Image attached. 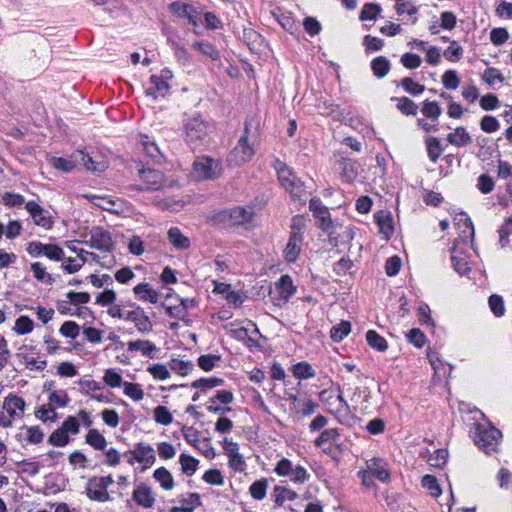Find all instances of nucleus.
<instances>
[{
  "label": "nucleus",
  "instance_id": "obj_1",
  "mask_svg": "<svg viewBox=\"0 0 512 512\" xmlns=\"http://www.w3.org/2000/svg\"><path fill=\"white\" fill-rule=\"evenodd\" d=\"M501 438V432L493 426L486 424L475 426L474 442L487 454L497 451Z\"/></svg>",
  "mask_w": 512,
  "mask_h": 512
},
{
  "label": "nucleus",
  "instance_id": "obj_2",
  "mask_svg": "<svg viewBox=\"0 0 512 512\" xmlns=\"http://www.w3.org/2000/svg\"><path fill=\"white\" fill-rule=\"evenodd\" d=\"M186 142L191 146L203 144L209 136V125L199 115H191L184 122Z\"/></svg>",
  "mask_w": 512,
  "mask_h": 512
},
{
  "label": "nucleus",
  "instance_id": "obj_3",
  "mask_svg": "<svg viewBox=\"0 0 512 512\" xmlns=\"http://www.w3.org/2000/svg\"><path fill=\"white\" fill-rule=\"evenodd\" d=\"M139 175L143 184L135 185V188L138 190L156 191L178 186L176 180H167L159 170L147 168L140 170Z\"/></svg>",
  "mask_w": 512,
  "mask_h": 512
},
{
  "label": "nucleus",
  "instance_id": "obj_4",
  "mask_svg": "<svg viewBox=\"0 0 512 512\" xmlns=\"http://www.w3.org/2000/svg\"><path fill=\"white\" fill-rule=\"evenodd\" d=\"M275 170L282 187L294 198H302L305 195V187L301 180L286 166L277 160Z\"/></svg>",
  "mask_w": 512,
  "mask_h": 512
},
{
  "label": "nucleus",
  "instance_id": "obj_5",
  "mask_svg": "<svg viewBox=\"0 0 512 512\" xmlns=\"http://www.w3.org/2000/svg\"><path fill=\"white\" fill-rule=\"evenodd\" d=\"M255 154L254 144L248 138L247 129L244 134L240 136L236 146L227 157V162L230 166H241L249 162Z\"/></svg>",
  "mask_w": 512,
  "mask_h": 512
},
{
  "label": "nucleus",
  "instance_id": "obj_6",
  "mask_svg": "<svg viewBox=\"0 0 512 512\" xmlns=\"http://www.w3.org/2000/svg\"><path fill=\"white\" fill-rule=\"evenodd\" d=\"M274 472L280 477H289L290 481L297 485H302L310 479V474L303 466L294 465L287 458H282L276 463Z\"/></svg>",
  "mask_w": 512,
  "mask_h": 512
},
{
  "label": "nucleus",
  "instance_id": "obj_7",
  "mask_svg": "<svg viewBox=\"0 0 512 512\" xmlns=\"http://www.w3.org/2000/svg\"><path fill=\"white\" fill-rule=\"evenodd\" d=\"M220 172L221 164L218 160L201 156L194 161L191 174L195 180L203 181L218 177Z\"/></svg>",
  "mask_w": 512,
  "mask_h": 512
},
{
  "label": "nucleus",
  "instance_id": "obj_8",
  "mask_svg": "<svg viewBox=\"0 0 512 512\" xmlns=\"http://www.w3.org/2000/svg\"><path fill=\"white\" fill-rule=\"evenodd\" d=\"M127 462L130 465L138 463L141 465V470L145 471L151 468L156 462V455L154 448L143 442L138 443L133 450L127 453Z\"/></svg>",
  "mask_w": 512,
  "mask_h": 512
},
{
  "label": "nucleus",
  "instance_id": "obj_9",
  "mask_svg": "<svg viewBox=\"0 0 512 512\" xmlns=\"http://www.w3.org/2000/svg\"><path fill=\"white\" fill-rule=\"evenodd\" d=\"M172 78L173 73L168 68L162 69L159 74H153L150 78V86L146 89V94L154 99L165 97L169 93V81Z\"/></svg>",
  "mask_w": 512,
  "mask_h": 512
},
{
  "label": "nucleus",
  "instance_id": "obj_10",
  "mask_svg": "<svg viewBox=\"0 0 512 512\" xmlns=\"http://www.w3.org/2000/svg\"><path fill=\"white\" fill-rule=\"evenodd\" d=\"M85 197L93 205H95L103 210L115 213V214H121L127 210L126 202L119 198H113L108 195H95V194H88V195H85Z\"/></svg>",
  "mask_w": 512,
  "mask_h": 512
},
{
  "label": "nucleus",
  "instance_id": "obj_11",
  "mask_svg": "<svg viewBox=\"0 0 512 512\" xmlns=\"http://www.w3.org/2000/svg\"><path fill=\"white\" fill-rule=\"evenodd\" d=\"M296 292V287L289 275H283L275 282L271 295L276 305L286 303Z\"/></svg>",
  "mask_w": 512,
  "mask_h": 512
},
{
  "label": "nucleus",
  "instance_id": "obj_12",
  "mask_svg": "<svg viewBox=\"0 0 512 512\" xmlns=\"http://www.w3.org/2000/svg\"><path fill=\"white\" fill-rule=\"evenodd\" d=\"M74 158L91 172H102L108 167L107 158L99 152L88 154L83 151H75Z\"/></svg>",
  "mask_w": 512,
  "mask_h": 512
},
{
  "label": "nucleus",
  "instance_id": "obj_13",
  "mask_svg": "<svg viewBox=\"0 0 512 512\" xmlns=\"http://www.w3.org/2000/svg\"><path fill=\"white\" fill-rule=\"evenodd\" d=\"M309 209L313 213V216L317 219V225L320 229L325 232H332L334 228H336V224H334L331 219L328 208L322 204V202L313 198L310 200Z\"/></svg>",
  "mask_w": 512,
  "mask_h": 512
},
{
  "label": "nucleus",
  "instance_id": "obj_14",
  "mask_svg": "<svg viewBox=\"0 0 512 512\" xmlns=\"http://www.w3.org/2000/svg\"><path fill=\"white\" fill-rule=\"evenodd\" d=\"M25 408V400L16 394L10 393L3 400L2 409L8 415L6 420L13 422L14 420L21 419L24 416Z\"/></svg>",
  "mask_w": 512,
  "mask_h": 512
},
{
  "label": "nucleus",
  "instance_id": "obj_15",
  "mask_svg": "<svg viewBox=\"0 0 512 512\" xmlns=\"http://www.w3.org/2000/svg\"><path fill=\"white\" fill-rule=\"evenodd\" d=\"M170 10L177 17L186 19L188 23L193 26L194 33H199L198 22L200 14L193 5L183 2H173L170 4Z\"/></svg>",
  "mask_w": 512,
  "mask_h": 512
},
{
  "label": "nucleus",
  "instance_id": "obj_16",
  "mask_svg": "<svg viewBox=\"0 0 512 512\" xmlns=\"http://www.w3.org/2000/svg\"><path fill=\"white\" fill-rule=\"evenodd\" d=\"M84 243L92 249L101 252H109L113 248V242L110 234L101 228L93 229L88 239Z\"/></svg>",
  "mask_w": 512,
  "mask_h": 512
},
{
  "label": "nucleus",
  "instance_id": "obj_17",
  "mask_svg": "<svg viewBox=\"0 0 512 512\" xmlns=\"http://www.w3.org/2000/svg\"><path fill=\"white\" fill-rule=\"evenodd\" d=\"M132 499L138 506L144 509H150L156 503V495L152 487L146 483H139L135 485L132 493Z\"/></svg>",
  "mask_w": 512,
  "mask_h": 512
},
{
  "label": "nucleus",
  "instance_id": "obj_18",
  "mask_svg": "<svg viewBox=\"0 0 512 512\" xmlns=\"http://www.w3.org/2000/svg\"><path fill=\"white\" fill-rule=\"evenodd\" d=\"M223 448L228 456V464L231 469L236 472H243L246 464L243 456L239 453V445L227 438L223 441Z\"/></svg>",
  "mask_w": 512,
  "mask_h": 512
},
{
  "label": "nucleus",
  "instance_id": "obj_19",
  "mask_svg": "<svg viewBox=\"0 0 512 512\" xmlns=\"http://www.w3.org/2000/svg\"><path fill=\"white\" fill-rule=\"evenodd\" d=\"M126 321L133 322L139 333L147 334L153 330L152 321L145 311L139 306L134 310L127 311Z\"/></svg>",
  "mask_w": 512,
  "mask_h": 512
},
{
  "label": "nucleus",
  "instance_id": "obj_20",
  "mask_svg": "<svg viewBox=\"0 0 512 512\" xmlns=\"http://www.w3.org/2000/svg\"><path fill=\"white\" fill-rule=\"evenodd\" d=\"M454 222L459 233V239L463 243L470 241L471 246L473 247L475 230L470 217L466 213H459L455 216Z\"/></svg>",
  "mask_w": 512,
  "mask_h": 512
},
{
  "label": "nucleus",
  "instance_id": "obj_21",
  "mask_svg": "<svg viewBox=\"0 0 512 512\" xmlns=\"http://www.w3.org/2000/svg\"><path fill=\"white\" fill-rule=\"evenodd\" d=\"M25 208L37 226H41L45 229H50L52 227L53 219L51 215L38 203L35 201H29L26 203Z\"/></svg>",
  "mask_w": 512,
  "mask_h": 512
},
{
  "label": "nucleus",
  "instance_id": "obj_22",
  "mask_svg": "<svg viewBox=\"0 0 512 512\" xmlns=\"http://www.w3.org/2000/svg\"><path fill=\"white\" fill-rule=\"evenodd\" d=\"M292 404V410L300 417H308L315 412L317 404L310 397H300L297 395H289Z\"/></svg>",
  "mask_w": 512,
  "mask_h": 512
},
{
  "label": "nucleus",
  "instance_id": "obj_23",
  "mask_svg": "<svg viewBox=\"0 0 512 512\" xmlns=\"http://www.w3.org/2000/svg\"><path fill=\"white\" fill-rule=\"evenodd\" d=\"M214 292L221 294L229 305L233 307L240 306L246 299L243 292L231 289V286L222 282H214Z\"/></svg>",
  "mask_w": 512,
  "mask_h": 512
},
{
  "label": "nucleus",
  "instance_id": "obj_24",
  "mask_svg": "<svg viewBox=\"0 0 512 512\" xmlns=\"http://www.w3.org/2000/svg\"><path fill=\"white\" fill-rule=\"evenodd\" d=\"M366 470L383 483L390 481V471L388 464L382 458H371L367 460Z\"/></svg>",
  "mask_w": 512,
  "mask_h": 512
},
{
  "label": "nucleus",
  "instance_id": "obj_25",
  "mask_svg": "<svg viewBox=\"0 0 512 512\" xmlns=\"http://www.w3.org/2000/svg\"><path fill=\"white\" fill-rule=\"evenodd\" d=\"M86 493L89 499L93 501L106 502L110 498L108 490L105 488V485L99 483L96 477L89 480L86 488Z\"/></svg>",
  "mask_w": 512,
  "mask_h": 512
},
{
  "label": "nucleus",
  "instance_id": "obj_26",
  "mask_svg": "<svg viewBox=\"0 0 512 512\" xmlns=\"http://www.w3.org/2000/svg\"><path fill=\"white\" fill-rule=\"evenodd\" d=\"M374 218L378 225L379 233L384 239L388 240L394 232L393 218L390 212L380 211L375 214Z\"/></svg>",
  "mask_w": 512,
  "mask_h": 512
},
{
  "label": "nucleus",
  "instance_id": "obj_27",
  "mask_svg": "<svg viewBox=\"0 0 512 512\" xmlns=\"http://www.w3.org/2000/svg\"><path fill=\"white\" fill-rule=\"evenodd\" d=\"M302 233L292 232L284 249L285 259L294 262L301 251Z\"/></svg>",
  "mask_w": 512,
  "mask_h": 512
},
{
  "label": "nucleus",
  "instance_id": "obj_28",
  "mask_svg": "<svg viewBox=\"0 0 512 512\" xmlns=\"http://www.w3.org/2000/svg\"><path fill=\"white\" fill-rule=\"evenodd\" d=\"M133 292L139 300L151 304H156L159 301L160 294L147 282L136 285Z\"/></svg>",
  "mask_w": 512,
  "mask_h": 512
},
{
  "label": "nucleus",
  "instance_id": "obj_29",
  "mask_svg": "<svg viewBox=\"0 0 512 512\" xmlns=\"http://www.w3.org/2000/svg\"><path fill=\"white\" fill-rule=\"evenodd\" d=\"M191 48L200 53L205 59L217 61L220 59L219 50L210 42L197 40L191 44Z\"/></svg>",
  "mask_w": 512,
  "mask_h": 512
},
{
  "label": "nucleus",
  "instance_id": "obj_30",
  "mask_svg": "<svg viewBox=\"0 0 512 512\" xmlns=\"http://www.w3.org/2000/svg\"><path fill=\"white\" fill-rule=\"evenodd\" d=\"M127 350L129 352L138 351L144 357L153 358L158 348L149 340H135L127 342Z\"/></svg>",
  "mask_w": 512,
  "mask_h": 512
},
{
  "label": "nucleus",
  "instance_id": "obj_31",
  "mask_svg": "<svg viewBox=\"0 0 512 512\" xmlns=\"http://www.w3.org/2000/svg\"><path fill=\"white\" fill-rule=\"evenodd\" d=\"M81 386L84 390V393L89 395L91 399L102 403L111 402V400L101 392L102 388L95 380L88 379L81 381Z\"/></svg>",
  "mask_w": 512,
  "mask_h": 512
},
{
  "label": "nucleus",
  "instance_id": "obj_32",
  "mask_svg": "<svg viewBox=\"0 0 512 512\" xmlns=\"http://www.w3.org/2000/svg\"><path fill=\"white\" fill-rule=\"evenodd\" d=\"M447 141L455 147H467L472 143V137L465 127L458 126L447 135Z\"/></svg>",
  "mask_w": 512,
  "mask_h": 512
},
{
  "label": "nucleus",
  "instance_id": "obj_33",
  "mask_svg": "<svg viewBox=\"0 0 512 512\" xmlns=\"http://www.w3.org/2000/svg\"><path fill=\"white\" fill-rule=\"evenodd\" d=\"M154 480L159 484L162 490L169 492L175 488L174 477L165 467H159L153 472Z\"/></svg>",
  "mask_w": 512,
  "mask_h": 512
},
{
  "label": "nucleus",
  "instance_id": "obj_34",
  "mask_svg": "<svg viewBox=\"0 0 512 512\" xmlns=\"http://www.w3.org/2000/svg\"><path fill=\"white\" fill-rule=\"evenodd\" d=\"M178 502V507L184 512H194L196 508L202 505L200 494L195 492L182 494Z\"/></svg>",
  "mask_w": 512,
  "mask_h": 512
},
{
  "label": "nucleus",
  "instance_id": "obj_35",
  "mask_svg": "<svg viewBox=\"0 0 512 512\" xmlns=\"http://www.w3.org/2000/svg\"><path fill=\"white\" fill-rule=\"evenodd\" d=\"M103 383L110 389L122 388L125 381L123 380L122 373L116 368H108L104 371L102 377Z\"/></svg>",
  "mask_w": 512,
  "mask_h": 512
},
{
  "label": "nucleus",
  "instance_id": "obj_36",
  "mask_svg": "<svg viewBox=\"0 0 512 512\" xmlns=\"http://www.w3.org/2000/svg\"><path fill=\"white\" fill-rule=\"evenodd\" d=\"M169 242L179 250H186L190 247V240L179 228L172 227L167 232Z\"/></svg>",
  "mask_w": 512,
  "mask_h": 512
},
{
  "label": "nucleus",
  "instance_id": "obj_37",
  "mask_svg": "<svg viewBox=\"0 0 512 512\" xmlns=\"http://www.w3.org/2000/svg\"><path fill=\"white\" fill-rule=\"evenodd\" d=\"M124 396L134 402H141L145 397V392L141 384L125 381L122 386Z\"/></svg>",
  "mask_w": 512,
  "mask_h": 512
},
{
  "label": "nucleus",
  "instance_id": "obj_38",
  "mask_svg": "<svg viewBox=\"0 0 512 512\" xmlns=\"http://www.w3.org/2000/svg\"><path fill=\"white\" fill-rule=\"evenodd\" d=\"M293 376L299 380H307L315 377L314 368L306 361L298 362L291 368Z\"/></svg>",
  "mask_w": 512,
  "mask_h": 512
},
{
  "label": "nucleus",
  "instance_id": "obj_39",
  "mask_svg": "<svg viewBox=\"0 0 512 512\" xmlns=\"http://www.w3.org/2000/svg\"><path fill=\"white\" fill-rule=\"evenodd\" d=\"M153 420L156 424L169 426L172 424L174 417L168 407L158 405L153 409Z\"/></svg>",
  "mask_w": 512,
  "mask_h": 512
},
{
  "label": "nucleus",
  "instance_id": "obj_40",
  "mask_svg": "<svg viewBox=\"0 0 512 512\" xmlns=\"http://www.w3.org/2000/svg\"><path fill=\"white\" fill-rule=\"evenodd\" d=\"M253 216L254 210L251 207H236L231 211V219L238 225L250 223Z\"/></svg>",
  "mask_w": 512,
  "mask_h": 512
},
{
  "label": "nucleus",
  "instance_id": "obj_41",
  "mask_svg": "<svg viewBox=\"0 0 512 512\" xmlns=\"http://www.w3.org/2000/svg\"><path fill=\"white\" fill-rule=\"evenodd\" d=\"M49 162L55 169L65 173L71 172L76 165L79 164V160L74 158V153L71 155L70 159L51 157Z\"/></svg>",
  "mask_w": 512,
  "mask_h": 512
},
{
  "label": "nucleus",
  "instance_id": "obj_42",
  "mask_svg": "<svg viewBox=\"0 0 512 512\" xmlns=\"http://www.w3.org/2000/svg\"><path fill=\"white\" fill-rule=\"evenodd\" d=\"M34 327V321L29 316L22 315L15 320L12 331L17 335L22 336L31 333Z\"/></svg>",
  "mask_w": 512,
  "mask_h": 512
},
{
  "label": "nucleus",
  "instance_id": "obj_43",
  "mask_svg": "<svg viewBox=\"0 0 512 512\" xmlns=\"http://www.w3.org/2000/svg\"><path fill=\"white\" fill-rule=\"evenodd\" d=\"M35 417L44 423H54L58 419L56 410L49 403L41 405L35 410Z\"/></svg>",
  "mask_w": 512,
  "mask_h": 512
},
{
  "label": "nucleus",
  "instance_id": "obj_44",
  "mask_svg": "<svg viewBox=\"0 0 512 512\" xmlns=\"http://www.w3.org/2000/svg\"><path fill=\"white\" fill-rule=\"evenodd\" d=\"M179 463L181 465V471L186 476H192L198 469L199 461L185 453L179 456Z\"/></svg>",
  "mask_w": 512,
  "mask_h": 512
},
{
  "label": "nucleus",
  "instance_id": "obj_45",
  "mask_svg": "<svg viewBox=\"0 0 512 512\" xmlns=\"http://www.w3.org/2000/svg\"><path fill=\"white\" fill-rule=\"evenodd\" d=\"M274 493L275 503L278 506H283L286 501H294L298 497V494L294 490L281 486H275Z\"/></svg>",
  "mask_w": 512,
  "mask_h": 512
},
{
  "label": "nucleus",
  "instance_id": "obj_46",
  "mask_svg": "<svg viewBox=\"0 0 512 512\" xmlns=\"http://www.w3.org/2000/svg\"><path fill=\"white\" fill-rule=\"evenodd\" d=\"M390 67V61L384 56L376 57L371 63L372 71L378 78L385 77L389 73Z\"/></svg>",
  "mask_w": 512,
  "mask_h": 512
},
{
  "label": "nucleus",
  "instance_id": "obj_47",
  "mask_svg": "<svg viewBox=\"0 0 512 512\" xmlns=\"http://www.w3.org/2000/svg\"><path fill=\"white\" fill-rule=\"evenodd\" d=\"M86 443L96 450H104L107 447L106 438L96 429H90L88 431Z\"/></svg>",
  "mask_w": 512,
  "mask_h": 512
},
{
  "label": "nucleus",
  "instance_id": "obj_48",
  "mask_svg": "<svg viewBox=\"0 0 512 512\" xmlns=\"http://www.w3.org/2000/svg\"><path fill=\"white\" fill-rule=\"evenodd\" d=\"M147 372L156 381H165L171 377L168 367L162 363H154L147 367Z\"/></svg>",
  "mask_w": 512,
  "mask_h": 512
},
{
  "label": "nucleus",
  "instance_id": "obj_49",
  "mask_svg": "<svg viewBox=\"0 0 512 512\" xmlns=\"http://www.w3.org/2000/svg\"><path fill=\"white\" fill-rule=\"evenodd\" d=\"M69 402L70 397L65 390H57L56 392L51 393V395H48V403L55 410L56 408L66 407L69 404Z\"/></svg>",
  "mask_w": 512,
  "mask_h": 512
},
{
  "label": "nucleus",
  "instance_id": "obj_50",
  "mask_svg": "<svg viewBox=\"0 0 512 512\" xmlns=\"http://www.w3.org/2000/svg\"><path fill=\"white\" fill-rule=\"evenodd\" d=\"M448 457V452L445 449H437L433 453H431L428 457L423 455V458L427 461V463L436 468H442Z\"/></svg>",
  "mask_w": 512,
  "mask_h": 512
},
{
  "label": "nucleus",
  "instance_id": "obj_51",
  "mask_svg": "<svg viewBox=\"0 0 512 512\" xmlns=\"http://www.w3.org/2000/svg\"><path fill=\"white\" fill-rule=\"evenodd\" d=\"M366 340H367V343L369 344V346H371L372 348H374L380 352H384L388 348V344H387V341L385 340V338L382 337L381 335H379L374 330H369L366 333Z\"/></svg>",
  "mask_w": 512,
  "mask_h": 512
},
{
  "label": "nucleus",
  "instance_id": "obj_52",
  "mask_svg": "<svg viewBox=\"0 0 512 512\" xmlns=\"http://www.w3.org/2000/svg\"><path fill=\"white\" fill-rule=\"evenodd\" d=\"M351 331V324L348 321H341L330 330V337L334 342L342 341Z\"/></svg>",
  "mask_w": 512,
  "mask_h": 512
},
{
  "label": "nucleus",
  "instance_id": "obj_53",
  "mask_svg": "<svg viewBox=\"0 0 512 512\" xmlns=\"http://www.w3.org/2000/svg\"><path fill=\"white\" fill-rule=\"evenodd\" d=\"M451 258H452V262H453L454 269L456 270V272H458L459 274H466L470 271V266H469V263H468L466 257H462L459 254L458 248L456 245L452 248Z\"/></svg>",
  "mask_w": 512,
  "mask_h": 512
},
{
  "label": "nucleus",
  "instance_id": "obj_54",
  "mask_svg": "<svg viewBox=\"0 0 512 512\" xmlns=\"http://www.w3.org/2000/svg\"><path fill=\"white\" fill-rule=\"evenodd\" d=\"M268 489L267 479H260L251 484L249 493L255 500H263L266 497Z\"/></svg>",
  "mask_w": 512,
  "mask_h": 512
},
{
  "label": "nucleus",
  "instance_id": "obj_55",
  "mask_svg": "<svg viewBox=\"0 0 512 512\" xmlns=\"http://www.w3.org/2000/svg\"><path fill=\"white\" fill-rule=\"evenodd\" d=\"M170 369L180 376H187L193 371L194 364L191 361L172 359Z\"/></svg>",
  "mask_w": 512,
  "mask_h": 512
},
{
  "label": "nucleus",
  "instance_id": "obj_56",
  "mask_svg": "<svg viewBox=\"0 0 512 512\" xmlns=\"http://www.w3.org/2000/svg\"><path fill=\"white\" fill-rule=\"evenodd\" d=\"M157 452L161 460L167 461L173 459L177 454L176 447L167 441L157 443Z\"/></svg>",
  "mask_w": 512,
  "mask_h": 512
},
{
  "label": "nucleus",
  "instance_id": "obj_57",
  "mask_svg": "<svg viewBox=\"0 0 512 512\" xmlns=\"http://www.w3.org/2000/svg\"><path fill=\"white\" fill-rule=\"evenodd\" d=\"M428 156L431 161L435 162L442 154L441 143L436 137L429 136L425 140Z\"/></svg>",
  "mask_w": 512,
  "mask_h": 512
},
{
  "label": "nucleus",
  "instance_id": "obj_58",
  "mask_svg": "<svg viewBox=\"0 0 512 512\" xmlns=\"http://www.w3.org/2000/svg\"><path fill=\"white\" fill-rule=\"evenodd\" d=\"M421 112L427 118L438 120L442 114V109L437 102L426 100L423 102Z\"/></svg>",
  "mask_w": 512,
  "mask_h": 512
},
{
  "label": "nucleus",
  "instance_id": "obj_59",
  "mask_svg": "<svg viewBox=\"0 0 512 512\" xmlns=\"http://www.w3.org/2000/svg\"><path fill=\"white\" fill-rule=\"evenodd\" d=\"M381 11L382 8L380 5L376 3H366L362 8L359 18L361 21H372L380 15Z\"/></svg>",
  "mask_w": 512,
  "mask_h": 512
},
{
  "label": "nucleus",
  "instance_id": "obj_60",
  "mask_svg": "<svg viewBox=\"0 0 512 512\" xmlns=\"http://www.w3.org/2000/svg\"><path fill=\"white\" fill-rule=\"evenodd\" d=\"M220 355L205 354L198 358V366L205 372L212 371L220 361Z\"/></svg>",
  "mask_w": 512,
  "mask_h": 512
},
{
  "label": "nucleus",
  "instance_id": "obj_61",
  "mask_svg": "<svg viewBox=\"0 0 512 512\" xmlns=\"http://www.w3.org/2000/svg\"><path fill=\"white\" fill-rule=\"evenodd\" d=\"M460 81V77L455 70H446L442 75V84L448 90H456Z\"/></svg>",
  "mask_w": 512,
  "mask_h": 512
},
{
  "label": "nucleus",
  "instance_id": "obj_62",
  "mask_svg": "<svg viewBox=\"0 0 512 512\" xmlns=\"http://www.w3.org/2000/svg\"><path fill=\"white\" fill-rule=\"evenodd\" d=\"M397 108L408 116H415L418 112V105L407 97L397 98Z\"/></svg>",
  "mask_w": 512,
  "mask_h": 512
},
{
  "label": "nucleus",
  "instance_id": "obj_63",
  "mask_svg": "<svg viewBox=\"0 0 512 512\" xmlns=\"http://www.w3.org/2000/svg\"><path fill=\"white\" fill-rule=\"evenodd\" d=\"M422 486L430 493L433 497H439L442 493V489L437 479L432 475H425L422 478Z\"/></svg>",
  "mask_w": 512,
  "mask_h": 512
},
{
  "label": "nucleus",
  "instance_id": "obj_64",
  "mask_svg": "<svg viewBox=\"0 0 512 512\" xmlns=\"http://www.w3.org/2000/svg\"><path fill=\"white\" fill-rule=\"evenodd\" d=\"M510 235H512V215L505 219L499 229V245L501 248H505L508 245Z\"/></svg>",
  "mask_w": 512,
  "mask_h": 512
}]
</instances>
